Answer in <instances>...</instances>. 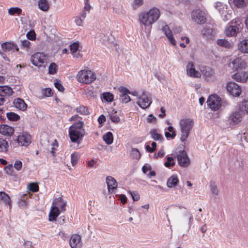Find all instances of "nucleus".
I'll list each match as a JSON object with an SVG mask.
<instances>
[{"label":"nucleus","instance_id":"obj_15","mask_svg":"<svg viewBox=\"0 0 248 248\" xmlns=\"http://www.w3.org/2000/svg\"><path fill=\"white\" fill-rule=\"evenodd\" d=\"M19 145L27 147L31 143V137L26 132L20 133L16 139Z\"/></svg>","mask_w":248,"mask_h":248},{"label":"nucleus","instance_id":"obj_39","mask_svg":"<svg viewBox=\"0 0 248 248\" xmlns=\"http://www.w3.org/2000/svg\"><path fill=\"white\" fill-rule=\"evenodd\" d=\"M241 111L248 113V99L244 100L239 106Z\"/></svg>","mask_w":248,"mask_h":248},{"label":"nucleus","instance_id":"obj_40","mask_svg":"<svg viewBox=\"0 0 248 248\" xmlns=\"http://www.w3.org/2000/svg\"><path fill=\"white\" fill-rule=\"evenodd\" d=\"M6 116L9 120L12 121H16L20 119V116L14 112L7 113Z\"/></svg>","mask_w":248,"mask_h":248},{"label":"nucleus","instance_id":"obj_20","mask_svg":"<svg viewBox=\"0 0 248 248\" xmlns=\"http://www.w3.org/2000/svg\"><path fill=\"white\" fill-rule=\"evenodd\" d=\"M106 181L108 192L111 193H114L115 189L117 187L116 180L112 176H108L106 177Z\"/></svg>","mask_w":248,"mask_h":248},{"label":"nucleus","instance_id":"obj_60","mask_svg":"<svg viewBox=\"0 0 248 248\" xmlns=\"http://www.w3.org/2000/svg\"><path fill=\"white\" fill-rule=\"evenodd\" d=\"M147 121L150 123H155L156 122V118L152 114H150L147 118Z\"/></svg>","mask_w":248,"mask_h":248},{"label":"nucleus","instance_id":"obj_4","mask_svg":"<svg viewBox=\"0 0 248 248\" xmlns=\"http://www.w3.org/2000/svg\"><path fill=\"white\" fill-rule=\"evenodd\" d=\"M174 157L177 156L179 164L182 167L186 168L189 166L190 160L185 151V146L180 145L171 155Z\"/></svg>","mask_w":248,"mask_h":248},{"label":"nucleus","instance_id":"obj_55","mask_svg":"<svg viewBox=\"0 0 248 248\" xmlns=\"http://www.w3.org/2000/svg\"><path fill=\"white\" fill-rule=\"evenodd\" d=\"M4 170L5 172L8 175H12L13 171V167L12 165H8L7 166L5 169Z\"/></svg>","mask_w":248,"mask_h":248},{"label":"nucleus","instance_id":"obj_12","mask_svg":"<svg viewBox=\"0 0 248 248\" xmlns=\"http://www.w3.org/2000/svg\"><path fill=\"white\" fill-rule=\"evenodd\" d=\"M31 63L36 66H42L46 62V56L42 52H37L34 54L31 57Z\"/></svg>","mask_w":248,"mask_h":248},{"label":"nucleus","instance_id":"obj_31","mask_svg":"<svg viewBox=\"0 0 248 248\" xmlns=\"http://www.w3.org/2000/svg\"><path fill=\"white\" fill-rule=\"evenodd\" d=\"M217 44L218 46L226 48H230L232 46V44L225 39H218L217 41Z\"/></svg>","mask_w":248,"mask_h":248},{"label":"nucleus","instance_id":"obj_64","mask_svg":"<svg viewBox=\"0 0 248 248\" xmlns=\"http://www.w3.org/2000/svg\"><path fill=\"white\" fill-rule=\"evenodd\" d=\"M98 121L100 124L104 123L106 121V117L103 115H100L98 119Z\"/></svg>","mask_w":248,"mask_h":248},{"label":"nucleus","instance_id":"obj_62","mask_svg":"<svg viewBox=\"0 0 248 248\" xmlns=\"http://www.w3.org/2000/svg\"><path fill=\"white\" fill-rule=\"evenodd\" d=\"M83 20V19L80 17H77L75 20V22L77 25L80 26L82 24Z\"/></svg>","mask_w":248,"mask_h":248},{"label":"nucleus","instance_id":"obj_56","mask_svg":"<svg viewBox=\"0 0 248 248\" xmlns=\"http://www.w3.org/2000/svg\"><path fill=\"white\" fill-rule=\"evenodd\" d=\"M43 93L45 96L49 97L52 95V90L50 88H46L43 90Z\"/></svg>","mask_w":248,"mask_h":248},{"label":"nucleus","instance_id":"obj_21","mask_svg":"<svg viewBox=\"0 0 248 248\" xmlns=\"http://www.w3.org/2000/svg\"><path fill=\"white\" fill-rule=\"evenodd\" d=\"M1 47L4 51L15 52L19 50L18 46L13 42H7L1 44Z\"/></svg>","mask_w":248,"mask_h":248},{"label":"nucleus","instance_id":"obj_26","mask_svg":"<svg viewBox=\"0 0 248 248\" xmlns=\"http://www.w3.org/2000/svg\"><path fill=\"white\" fill-rule=\"evenodd\" d=\"M239 50L243 53H248V39H244L238 44Z\"/></svg>","mask_w":248,"mask_h":248},{"label":"nucleus","instance_id":"obj_61","mask_svg":"<svg viewBox=\"0 0 248 248\" xmlns=\"http://www.w3.org/2000/svg\"><path fill=\"white\" fill-rule=\"evenodd\" d=\"M165 155V152L163 150H160L157 154H155L154 155V158H158L159 157H162Z\"/></svg>","mask_w":248,"mask_h":248},{"label":"nucleus","instance_id":"obj_22","mask_svg":"<svg viewBox=\"0 0 248 248\" xmlns=\"http://www.w3.org/2000/svg\"><path fill=\"white\" fill-rule=\"evenodd\" d=\"M232 78L237 82H246L248 79V73L246 72H238L232 75Z\"/></svg>","mask_w":248,"mask_h":248},{"label":"nucleus","instance_id":"obj_44","mask_svg":"<svg viewBox=\"0 0 248 248\" xmlns=\"http://www.w3.org/2000/svg\"><path fill=\"white\" fill-rule=\"evenodd\" d=\"M21 9L18 7H12L8 9V13L11 16H13L15 14L19 15L21 13Z\"/></svg>","mask_w":248,"mask_h":248},{"label":"nucleus","instance_id":"obj_35","mask_svg":"<svg viewBox=\"0 0 248 248\" xmlns=\"http://www.w3.org/2000/svg\"><path fill=\"white\" fill-rule=\"evenodd\" d=\"M31 43L28 40H21L20 41V47L22 49L28 51L31 47Z\"/></svg>","mask_w":248,"mask_h":248},{"label":"nucleus","instance_id":"obj_41","mask_svg":"<svg viewBox=\"0 0 248 248\" xmlns=\"http://www.w3.org/2000/svg\"><path fill=\"white\" fill-rule=\"evenodd\" d=\"M110 119L114 123H118L120 118L117 114V112L112 110L109 115Z\"/></svg>","mask_w":248,"mask_h":248},{"label":"nucleus","instance_id":"obj_37","mask_svg":"<svg viewBox=\"0 0 248 248\" xmlns=\"http://www.w3.org/2000/svg\"><path fill=\"white\" fill-rule=\"evenodd\" d=\"M8 144L7 141L3 139L0 138V152H4L7 150Z\"/></svg>","mask_w":248,"mask_h":248},{"label":"nucleus","instance_id":"obj_3","mask_svg":"<svg viewBox=\"0 0 248 248\" xmlns=\"http://www.w3.org/2000/svg\"><path fill=\"white\" fill-rule=\"evenodd\" d=\"M66 203L62 198L56 199L54 200L51 209L49 214V220H56L58 216L61 212L65 211Z\"/></svg>","mask_w":248,"mask_h":248},{"label":"nucleus","instance_id":"obj_19","mask_svg":"<svg viewBox=\"0 0 248 248\" xmlns=\"http://www.w3.org/2000/svg\"><path fill=\"white\" fill-rule=\"evenodd\" d=\"M118 90L120 93V99L123 103H127L131 100L130 96L128 95V93H130L128 89L121 86L118 89Z\"/></svg>","mask_w":248,"mask_h":248},{"label":"nucleus","instance_id":"obj_43","mask_svg":"<svg viewBox=\"0 0 248 248\" xmlns=\"http://www.w3.org/2000/svg\"><path fill=\"white\" fill-rule=\"evenodd\" d=\"M71 163L74 166L76 165L79 160V155L78 153L74 152L71 155Z\"/></svg>","mask_w":248,"mask_h":248},{"label":"nucleus","instance_id":"obj_32","mask_svg":"<svg viewBox=\"0 0 248 248\" xmlns=\"http://www.w3.org/2000/svg\"><path fill=\"white\" fill-rule=\"evenodd\" d=\"M213 30L211 28L204 27L202 31V34L203 37L206 39H210L212 37Z\"/></svg>","mask_w":248,"mask_h":248},{"label":"nucleus","instance_id":"obj_45","mask_svg":"<svg viewBox=\"0 0 248 248\" xmlns=\"http://www.w3.org/2000/svg\"><path fill=\"white\" fill-rule=\"evenodd\" d=\"M210 187L211 193L217 196L218 194V190L215 182H211L210 184Z\"/></svg>","mask_w":248,"mask_h":248},{"label":"nucleus","instance_id":"obj_36","mask_svg":"<svg viewBox=\"0 0 248 248\" xmlns=\"http://www.w3.org/2000/svg\"><path fill=\"white\" fill-rule=\"evenodd\" d=\"M229 3H233L238 7H243L246 6L245 0H229Z\"/></svg>","mask_w":248,"mask_h":248},{"label":"nucleus","instance_id":"obj_53","mask_svg":"<svg viewBox=\"0 0 248 248\" xmlns=\"http://www.w3.org/2000/svg\"><path fill=\"white\" fill-rule=\"evenodd\" d=\"M26 36L28 39L34 40L35 39L36 34L34 31H31L27 33Z\"/></svg>","mask_w":248,"mask_h":248},{"label":"nucleus","instance_id":"obj_2","mask_svg":"<svg viewBox=\"0 0 248 248\" xmlns=\"http://www.w3.org/2000/svg\"><path fill=\"white\" fill-rule=\"evenodd\" d=\"M83 122H78L71 125L69 128V135L73 142L79 143L85 135V131L83 128Z\"/></svg>","mask_w":248,"mask_h":248},{"label":"nucleus","instance_id":"obj_9","mask_svg":"<svg viewBox=\"0 0 248 248\" xmlns=\"http://www.w3.org/2000/svg\"><path fill=\"white\" fill-rule=\"evenodd\" d=\"M191 18L193 21L198 24H203L206 21V13L204 11L196 9L192 11Z\"/></svg>","mask_w":248,"mask_h":248},{"label":"nucleus","instance_id":"obj_13","mask_svg":"<svg viewBox=\"0 0 248 248\" xmlns=\"http://www.w3.org/2000/svg\"><path fill=\"white\" fill-rule=\"evenodd\" d=\"M226 88L230 94L233 96H239L242 91L241 87L234 82H228Z\"/></svg>","mask_w":248,"mask_h":248},{"label":"nucleus","instance_id":"obj_47","mask_svg":"<svg viewBox=\"0 0 248 248\" xmlns=\"http://www.w3.org/2000/svg\"><path fill=\"white\" fill-rule=\"evenodd\" d=\"M26 196V194H24L23 195V198L18 202V206L21 208H26L27 206L28 203L26 201V199H25L24 197Z\"/></svg>","mask_w":248,"mask_h":248},{"label":"nucleus","instance_id":"obj_51","mask_svg":"<svg viewBox=\"0 0 248 248\" xmlns=\"http://www.w3.org/2000/svg\"><path fill=\"white\" fill-rule=\"evenodd\" d=\"M71 53L77 52L78 50L79 45L78 43L74 42L70 46Z\"/></svg>","mask_w":248,"mask_h":248},{"label":"nucleus","instance_id":"obj_25","mask_svg":"<svg viewBox=\"0 0 248 248\" xmlns=\"http://www.w3.org/2000/svg\"><path fill=\"white\" fill-rule=\"evenodd\" d=\"M0 202L6 205H8L10 209L11 208L12 204L10 197L4 192H0Z\"/></svg>","mask_w":248,"mask_h":248},{"label":"nucleus","instance_id":"obj_59","mask_svg":"<svg viewBox=\"0 0 248 248\" xmlns=\"http://www.w3.org/2000/svg\"><path fill=\"white\" fill-rule=\"evenodd\" d=\"M23 248H34L32 242L30 241H24Z\"/></svg>","mask_w":248,"mask_h":248},{"label":"nucleus","instance_id":"obj_50","mask_svg":"<svg viewBox=\"0 0 248 248\" xmlns=\"http://www.w3.org/2000/svg\"><path fill=\"white\" fill-rule=\"evenodd\" d=\"M54 85L55 87L60 91H63L64 90V87L62 85L60 80L56 79L54 80Z\"/></svg>","mask_w":248,"mask_h":248},{"label":"nucleus","instance_id":"obj_28","mask_svg":"<svg viewBox=\"0 0 248 248\" xmlns=\"http://www.w3.org/2000/svg\"><path fill=\"white\" fill-rule=\"evenodd\" d=\"M39 8L43 11H47L49 8V4L47 0H38Z\"/></svg>","mask_w":248,"mask_h":248},{"label":"nucleus","instance_id":"obj_29","mask_svg":"<svg viewBox=\"0 0 248 248\" xmlns=\"http://www.w3.org/2000/svg\"><path fill=\"white\" fill-rule=\"evenodd\" d=\"M160 26L162 28V31L166 35L170 43V30L169 26L164 22L161 23Z\"/></svg>","mask_w":248,"mask_h":248},{"label":"nucleus","instance_id":"obj_5","mask_svg":"<svg viewBox=\"0 0 248 248\" xmlns=\"http://www.w3.org/2000/svg\"><path fill=\"white\" fill-rule=\"evenodd\" d=\"M193 120L190 118L182 120L180 123V140L181 141H186L188 137L190 131L193 126Z\"/></svg>","mask_w":248,"mask_h":248},{"label":"nucleus","instance_id":"obj_38","mask_svg":"<svg viewBox=\"0 0 248 248\" xmlns=\"http://www.w3.org/2000/svg\"><path fill=\"white\" fill-rule=\"evenodd\" d=\"M130 155L133 159H139L140 157V154L139 150L136 148H132Z\"/></svg>","mask_w":248,"mask_h":248},{"label":"nucleus","instance_id":"obj_34","mask_svg":"<svg viewBox=\"0 0 248 248\" xmlns=\"http://www.w3.org/2000/svg\"><path fill=\"white\" fill-rule=\"evenodd\" d=\"M150 134L152 138L155 140H161L163 139L162 136L159 134L155 129L151 130Z\"/></svg>","mask_w":248,"mask_h":248},{"label":"nucleus","instance_id":"obj_57","mask_svg":"<svg viewBox=\"0 0 248 248\" xmlns=\"http://www.w3.org/2000/svg\"><path fill=\"white\" fill-rule=\"evenodd\" d=\"M129 193L131 194L133 200L134 201H138L140 199V195L138 193L136 192H132L129 191Z\"/></svg>","mask_w":248,"mask_h":248},{"label":"nucleus","instance_id":"obj_33","mask_svg":"<svg viewBox=\"0 0 248 248\" xmlns=\"http://www.w3.org/2000/svg\"><path fill=\"white\" fill-rule=\"evenodd\" d=\"M103 139L105 142L108 145L112 143L113 141V135L110 132H108L105 134L103 136Z\"/></svg>","mask_w":248,"mask_h":248},{"label":"nucleus","instance_id":"obj_17","mask_svg":"<svg viewBox=\"0 0 248 248\" xmlns=\"http://www.w3.org/2000/svg\"><path fill=\"white\" fill-rule=\"evenodd\" d=\"M229 66L234 70L244 69L247 66L245 61L241 58H237L229 63Z\"/></svg>","mask_w":248,"mask_h":248},{"label":"nucleus","instance_id":"obj_16","mask_svg":"<svg viewBox=\"0 0 248 248\" xmlns=\"http://www.w3.org/2000/svg\"><path fill=\"white\" fill-rule=\"evenodd\" d=\"M242 119V113L239 111L232 112L229 116L228 121L230 125H235L238 124Z\"/></svg>","mask_w":248,"mask_h":248},{"label":"nucleus","instance_id":"obj_63","mask_svg":"<svg viewBox=\"0 0 248 248\" xmlns=\"http://www.w3.org/2000/svg\"><path fill=\"white\" fill-rule=\"evenodd\" d=\"M151 170V167L150 165H144L142 167V170L144 173H146L148 170Z\"/></svg>","mask_w":248,"mask_h":248},{"label":"nucleus","instance_id":"obj_1","mask_svg":"<svg viewBox=\"0 0 248 248\" xmlns=\"http://www.w3.org/2000/svg\"><path fill=\"white\" fill-rule=\"evenodd\" d=\"M160 14L159 9L156 8L151 9L148 12L142 13L139 16L140 23L145 27L151 26L158 20Z\"/></svg>","mask_w":248,"mask_h":248},{"label":"nucleus","instance_id":"obj_49","mask_svg":"<svg viewBox=\"0 0 248 248\" xmlns=\"http://www.w3.org/2000/svg\"><path fill=\"white\" fill-rule=\"evenodd\" d=\"M28 188L32 192H37L39 190L38 186L36 184H35L33 183H31L29 185Z\"/></svg>","mask_w":248,"mask_h":248},{"label":"nucleus","instance_id":"obj_14","mask_svg":"<svg viewBox=\"0 0 248 248\" xmlns=\"http://www.w3.org/2000/svg\"><path fill=\"white\" fill-rule=\"evenodd\" d=\"M186 75L191 78H200L202 74L201 72L196 70L194 63L192 62H188L186 65Z\"/></svg>","mask_w":248,"mask_h":248},{"label":"nucleus","instance_id":"obj_58","mask_svg":"<svg viewBox=\"0 0 248 248\" xmlns=\"http://www.w3.org/2000/svg\"><path fill=\"white\" fill-rule=\"evenodd\" d=\"M143 3V0H134L133 6L134 8H136L138 7L141 6Z\"/></svg>","mask_w":248,"mask_h":248},{"label":"nucleus","instance_id":"obj_48","mask_svg":"<svg viewBox=\"0 0 248 248\" xmlns=\"http://www.w3.org/2000/svg\"><path fill=\"white\" fill-rule=\"evenodd\" d=\"M57 65L56 63H51L48 67V73L49 74H54L57 72Z\"/></svg>","mask_w":248,"mask_h":248},{"label":"nucleus","instance_id":"obj_42","mask_svg":"<svg viewBox=\"0 0 248 248\" xmlns=\"http://www.w3.org/2000/svg\"><path fill=\"white\" fill-rule=\"evenodd\" d=\"M76 110L78 113L82 115H88L90 113L88 110V108L83 106H81L78 107L76 108Z\"/></svg>","mask_w":248,"mask_h":248},{"label":"nucleus","instance_id":"obj_18","mask_svg":"<svg viewBox=\"0 0 248 248\" xmlns=\"http://www.w3.org/2000/svg\"><path fill=\"white\" fill-rule=\"evenodd\" d=\"M69 245L71 248H81L82 246L81 236L78 234H73L71 236Z\"/></svg>","mask_w":248,"mask_h":248},{"label":"nucleus","instance_id":"obj_52","mask_svg":"<svg viewBox=\"0 0 248 248\" xmlns=\"http://www.w3.org/2000/svg\"><path fill=\"white\" fill-rule=\"evenodd\" d=\"M179 181L177 175L173 174L171 175V187L178 185Z\"/></svg>","mask_w":248,"mask_h":248},{"label":"nucleus","instance_id":"obj_8","mask_svg":"<svg viewBox=\"0 0 248 248\" xmlns=\"http://www.w3.org/2000/svg\"><path fill=\"white\" fill-rule=\"evenodd\" d=\"M201 73L205 80L209 82H214L217 80L215 71L208 66H203L201 68Z\"/></svg>","mask_w":248,"mask_h":248},{"label":"nucleus","instance_id":"obj_46","mask_svg":"<svg viewBox=\"0 0 248 248\" xmlns=\"http://www.w3.org/2000/svg\"><path fill=\"white\" fill-rule=\"evenodd\" d=\"M103 96V99L107 102H111L113 100V95L110 93H104Z\"/></svg>","mask_w":248,"mask_h":248},{"label":"nucleus","instance_id":"obj_54","mask_svg":"<svg viewBox=\"0 0 248 248\" xmlns=\"http://www.w3.org/2000/svg\"><path fill=\"white\" fill-rule=\"evenodd\" d=\"M22 167V163L19 160H16L14 163V168L17 170H20Z\"/></svg>","mask_w":248,"mask_h":248},{"label":"nucleus","instance_id":"obj_6","mask_svg":"<svg viewBox=\"0 0 248 248\" xmlns=\"http://www.w3.org/2000/svg\"><path fill=\"white\" fill-rule=\"evenodd\" d=\"M76 78L79 83L88 84L95 80L96 76L91 70L84 69L78 73Z\"/></svg>","mask_w":248,"mask_h":248},{"label":"nucleus","instance_id":"obj_24","mask_svg":"<svg viewBox=\"0 0 248 248\" xmlns=\"http://www.w3.org/2000/svg\"><path fill=\"white\" fill-rule=\"evenodd\" d=\"M15 107L19 110L24 111L27 109V105L24 101L20 98L16 99L13 102Z\"/></svg>","mask_w":248,"mask_h":248},{"label":"nucleus","instance_id":"obj_27","mask_svg":"<svg viewBox=\"0 0 248 248\" xmlns=\"http://www.w3.org/2000/svg\"><path fill=\"white\" fill-rule=\"evenodd\" d=\"M238 31V28L235 25H231L225 30V34L227 36H234Z\"/></svg>","mask_w":248,"mask_h":248},{"label":"nucleus","instance_id":"obj_10","mask_svg":"<svg viewBox=\"0 0 248 248\" xmlns=\"http://www.w3.org/2000/svg\"><path fill=\"white\" fill-rule=\"evenodd\" d=\"M152 103V99L150 95L143 91L141 94L139 95L137 101L138 105L142 108L145 109L150 106Z\"/></svg>","mask_w":248,"mask_h":248},{"label":"nucleus","instance_id":"obj_11","mask_svg":"<svg viewBox=\"0 0 248 248\" xmlns=\"http://www.w3.org/2000/svg\"><path fill=\"white\" fill-rule=\"evenodd\" d=\"M207 104L212 110L216 111L221 107V98L217 94L210 95L207 99Z\"/></svg>","mask_w":248,"mask_h":248},{"label":"nucleus","instance_id":"obj_30","mask_svg":"<svg viewBox=\"0 0 248 248\" xmlns=\"http://www.w3.org/2000/svg\"><path fill=\"white\" fill-rule=\"evenodd\" d=\"M12 89L8 86L0 87V95L3 97L5 95H11L12 94Z\"/></svg>","mask_w":248,"mask_h":248},{"label":"nucleus","instance_id":"obj_23","mask_svg":"<svg viewBox=\"0 0 248 248\" xmlns=\"http://www.w3.org/2000/svg\"><path fill=\"white\" fill-rule=\"evenodd\" d=\"M14 133V128L6 124L0 125V133L6 136H11Z\"/></svg>","mask_w":248,"mask_h":248},{"label":"nucleus","instance_id":"obj_7","mask_svg":"<svg viewBox=\"0 0 248 248\" xmlns=\"http://www.w3.org/2000/svg\"><path fill=\"white\" fill-rule=\"evenodd\" d=\"M215 7L224 21H227L232 17L233 9L231 6L217 2L216 4Z\"/></svg>","mask_w":248,"mask_h":248}]
</instances>
